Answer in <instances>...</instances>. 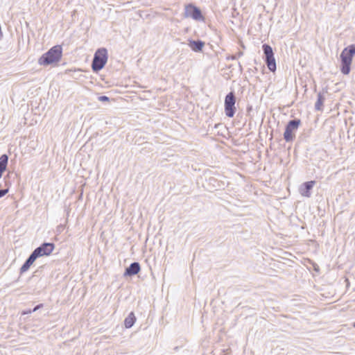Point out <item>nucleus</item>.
Segmentation results:
<instances>
[{
  "instance_id": "f257e3e1",
  "label": "nucleus",
  "mask_w": 355,
  "mask_h": 355,
  "mask_svg": "<svg viewBox=\"0 0 355 355\" xmlns=\"http://www.w3.org/2000/svg\"><path fill=\"white\" fill-rule=\"evenodd\" d=\"M62 55V46L55 45L39 58L38 63L40 65L47 66L55 62H58L61 60Z\"/></svg>"
},
{
  "instance_id": "f03ea898",
  "label": "nucleus",
  "mask_w": 355,
  "mask_h": 355,
  "mask_svg": "<svg viewBox=\"0 0 355 355\" xmlns=\"http://www.w3.org/2000/svg\"><path fill=\"white\" fill-rule=\"evenodd\" d=\"M355 55V44H351L345 47L340 53V71L345 74L347 75L350 72L351 64L354 55Z\"/></svg>"
},
{
  "instance_id": "7ed1b4c3",
  "label": "nucleus",
  "mask_w": 355,
  "mask_h": 355,
  "mask_svg": "<svg viewBox=\"0 0 355 355\" xmlns=\"http://www.w3.org/2000/svg\"><path fill=\"white\" fill-rule=\"evenodd\" d=\"M107 61V51L105 48L98 49L94 53L92 63V70L98 72L101 70Z\"/></svg>"
},
{
  "instance_id": "20e7f679",
  "label": "nucleus",
  "mask_w": 355,
  "mask_h": 355,
  "mask_svg": "<svg viewBox=\"0 0 355 355\" xmlns=\"http://www.w3.org/2000/svg\"><path fill=\"white\" fill-rule=\"evenodd\" d=\"M262 49L265 55V62L268 69L272 72L275 71L277 66L272 47L268 44H263Z\"/></svg>"
},
{
  "instance_id": "39448f33",
  "label": "nucleus",
  "mask_w": 355,
  "mask_h": 355,
  "mask_svg": "<svg viewBox=\"0 0 355 355\" xmlns=\"http://www.w3.org/2000/svg\"><path fill=\"white\" fill-rule=\"evenodd\" d=\"M236 96L233 92L228 93L225 98V113L227 117L232 118L236 112Z\"/></svg>"
},
{
  "instance_id": "423d86ee",
  "label": "nucleus",
  "mask_w": 355,
  "mask_h": 355,
  "mask_svg": "<svg viewBox=\"0 0 355 355\" xmlns=\"http://www.w3.org/2000/svg\"><path fill=\"white\" fill-rule=\"evenodd\" d=\"M301 123V121L295 119L288 121L286 125L285 131L284 133V138L286 141L289 142L293 140L295 135L293 132L296 131Z\"/></svg>"
},
{
  "instance_id": "0eeeda50",
  "label": "nucleus",
  "mask_w": 355,
  "mask_h": 355,
  "mask_svg": "<svg viewBox=\"0 0 355 355\" xmlns=\"http://www.w3.org/2000/svg\"><path fill=\"white\" fill-rule=\"evenodd\" d=\"M184 15L187 17H191L192 19L198 21L202 20L204 19L201 10L192 4H189L185 7Z\"/></svg>"
},
{
  "instance_id": "6e6552de",
  "label": "nucleus",
  "mask_w": 355,
  "mask_h": 355,
  "mask_svg": "<svg viewBox=\"0 0 355 355\" xmlns=\"http://www.w3.org/2000/svg\"><path fill=\"white\" fill-rule=\"evenodd\" d=\"M55 245L53 243H44L35 248L33 252L38 257L49 255L54 250Z\"/></svg>"
},
{
  "instance_id": "1a4fd4ad",
  "label": "nucleus",
  "mask_w": 355,
  "mask_h": 355,
  "mask_svg": "<svg viewBox=\"0 0 355 355\" xmlns=\"http://www.w3.org/2000/svg\"><path fill=\"white\" fill-rule=\"evenodd\" d=\"M315 184V182L313 180L308 181V182L303 183L299 188L300 193L304 197H306V198L311 197V191L312 190Z\"/></svg>"
},
{
  "instance_id": "9d476101",
  "label": "nucleus",
  "mask_w": 355,
  "mask_h": 355,
  "mask_svg": "<svg viewBox=\"0 0 355 355\" xmlns=\"http://www.w3.org/2000/svg\"><path fill=\"white\" fill-rule=\"evenodd\" d=\"M37 258L38 257L37 256L36 253L33 251L28 259L25 261L24 264L21 266L20 268V273L26 272Z\"/></svg>"
},
{
  "instance_id": "9b49d317",
  "label": "nucleus",
  "mask_w": 355,
  "mask_h": 355,
  "mask_svg": "<svg viewBox=\"0 0 355 355\" xmlns=\"http://www.w3.org/2000/svg\"><path fill=\"white\" fill-rule=\"evenodd\" d=\"M140 264L138 262H133L125 268L123 275L125 277L135 275L140 271Z\"/></svg>"
},
{
  "instance_id": "f8f14e48",
  "label": "nucleus",
  "mask_w": 355,
  "mask_h": 355,
  "mask_svg": "<svg viewBox=\"0 0 355 355\" xmlns=\"http://www.w3.org/2000/svg\"><path fill=\"white\" fill-rule=\"evenodd\" d=\"M205 43L201 40H189V46L195 52L202 51Z\"/></svg>"
},
{
  "instance_id": "ddd939ff",
  "label": "nucleus",
  "mask_w": 355,
  "mask_h": 355,
  "mask_svg": "<svg viewBox=\"0 0 355 355\" xmlns=\"http://www.w3.org/2000/svg\"><path fill=\"white\" fill-rule=\"evenodd\" d=\"M136 322V317L133 312H130L124 320V325L126 329L131 328Z\"/></svg>"
},
{
  "instance_id": "4468645a",
  "label": "nucleus",
  "mask_w": 355,
  "mask_h": 355,
  "mask_svg": "<svg viewBox=\"0 0 355 355\" xmlns=\"http://www.w3.org/2000/svg\"><path fill=\"white\" fill-rule=\"evenodd\" d=\"M324 95L320 92L318 94V98L315 103V109L317 111H322L323 109V103L324 101Z\"/></svg>"
},
{
  "instance_id": "2eb2a0df",
  "label": "nucleus",
  "mask_w": 355,
  "mask_h": 355,
  "mask_svg": "<svg viewBox=\"0 0 355 355\" xmlns=\"http://www.w3.org/2000/svg\"><path fill=\"white\" fill-rule=\"evenodd\" d=\"M8 157L7 155L3 154L0 157V173L3 175V173L6 170L8 165Z\"/></svg>"
},
{
  "instance_id": "dca6fc26",
  "label": "nucleus",
  "mask_w": 355,
  "mask_h": 355,
  "mask_svg": "<svg viewBox=\"0 0 355 355\" xmlns=\"http://www.w3.org/2000/svg\"><path fill=\"white\" fill-rule=\"evenodd\" d=\"M243 55V51H239L236 54L227 57V60H234L241 57Z\"/></svg>"
},
{
  "instance_id": "f3484780",
  "label": "nucleus",
  "mask_w": 355,
  "mask_h": 355,
  "mask_svg": "<svg viewBox=\"0 0 355 355\" xmlns=\"http://www.w3.org/2000/svg\"><path fill=\"white\" fill-rule=\"evenodd\" d=\"M8 192V189H0V198Z\"/></svg>"
},
{
  "instance_id": "a211bd4d",
  "label": "nucleus",
  "mask_w": 355,
  "mask_h": 355,
  "mask_svg": "<svg viewBox=\"0 0 355 355\" xmlns=\"http://www.w3.org/2000/svg\"><path fill=\"white\" fill-rule=\"evenodd\" d=\"M98 100L102 102L109 101V98L106 96H100Z\"/></svg>"
},
{
  "instance_id": "6ab92c4d",
  "label": "nucleus",
  "mask_w": 355,
  "mask_h": 355,
  "mask_svg": "<svg viewBox=\"0 0 355 355\" xmlns=\"http://www.w3.org/2000/svg\"><path fill=\"white\" fill-rule=\"evenodd\" d=\"M42 306V304H39V305L36 306L33 309V312L36 311H37L39 308H40Z\"/></svg>"
},
{
  "instance_id": "aec40b11",
  "label": "nucleus",
  "mask_w": 355,
  "mask_h": 355,
  "mask_svg": "<svg viewBox=\"0 0 355 355\" xmlns=\"http://www.w3.org/2000/svg\"><path fill=\"white\" fill-rule=\"evenodd\" d=\"M239 68H240V69H241V70H242V66H241V63H240V62H239Z\"/></svg>"
},
{
  "instance_id": "412c9836",
  "label": "nucleus",
  "mask_w": 355,
  "mask_h": 355,
  "mask_svg": "<svg viewBox=\"0 0 355 355\" xmlns=\"http://www.w3.org/2000/svg\"><path fill=\"white\" fill-rule=\"evenodd\" d=\"M248 110H251V107H248Z\"/></svg>"
},
{
  "instance_id": "4be33fe9",
  "label": "nucleus",
  "mask_w": 355,
  "mask_h": 355,
  "mask_svg": "<svg viewBox=\"0 0 355 355\" xmlns=\"http://www.w3.org/2000/svg\"><path fill=\"white\" fill-rule=\"evenodd\" d=\"M353 327L355 328V322L353 323Z\"/></svg>"
},
{
  "instance_id": "5701e85b",
  "label": "nucleus",
  "mask_w": 355,
  "mask_h": 355,
  "mask_svg": "<svg viewBox=\"0 0 355 355\" xmlns=\"http://www.w3.org/2000/svg\"><path fill=\"white\" fill-rule=\"evenodd\" d=\"M2 177V174L0 173V178Z\"/></svg>"
},
{
  "instance_id": "b1692460",
  "label": "nucleus",
  "mask_w": 355,
  "mask_h": 355,
  "mask_svg": "<svg viewBox=\"0 0 355 355\" xmlns=\"http://www.w3.org/2000/svg\"><path fill=\"white\" fill-rule=\"evenodd\" d=\"M2 36H0V37H1Z\"/></svg>"
}]
</instances>
